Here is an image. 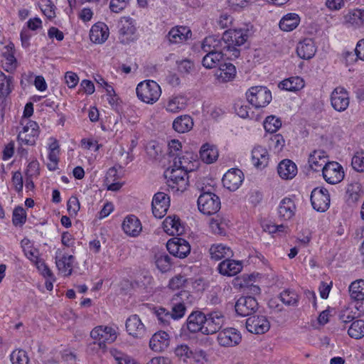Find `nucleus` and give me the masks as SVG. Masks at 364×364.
I'll list each match as a JSON object with an SVG mask.
<instances>
[{
    "label": "nucleus",
    "mask_w": 364,
    "mask_h": 364,
    "mask_svg": "<svg viewBox=\"0 0 364 364\" xmlns=\"http://www.w3.org/2000/svg\"><path fill=\"white\" fill-rule=\"evenodd\" d=\"M225 43L223 50L231 53L228 58L230 59L237 58L240 56V50L236 48L243 45L247 39V31L242 29H229L225 31L223 34Z\"/></svg>",
    "instance_id": "obj_1"
},
{
    "label": "nucleus",
    "mask_w": 364,
    "mask_h": 364,
    "mask_svg": "<svg viewBox=\"0 0 364 364\" xmlns=\"http://www.w3.org/2000/svg\"><path fill=\"white\" fill-rule=\"evenodd\" d=\"M137 97L146 104L153 105L158 101L161 90L154 80H145L138 84L136 88Z\"/></svg>",
    "instance_id": "obj_2"
},
{
    "label": "nucleus",
    "mask_w": 364,
    "mask_h": 364,
    "mask_svg": "<svg viewBox=\"0 0 364 364\" xmlns=\"http://www.w3.org/2000/svg\"><path fill=\"white\" fill-rule=\"evenodd\" d=\"M191 295L188 291H181L172 296L168 302V307L173 320H178L184 316L187 305L191 302Z\"/></svg>",
    "instance_id": "obj_3"
},
{
    "label": "nucleus",
    "mask_w": 364,
    "mask_h": 364,
    "mask_svg": "<svg viewBox=\"0 0 364 364\" xmlns=\"http://www.w3.org/2000/svg\"><path fill=\"white\" fill-rule=\"evenodd\" d=\"M165 176L168 178V185L176 191L183 192L188 186V171L178 167L172 166L168 168Z\"/></svg>",
    "instance_id": "obj_4"
},
{
    "label": "nucleus",
    "mask_w": 364,
    "mask_h": 364,
    "mask_svg": "<svg viewBox=\"0 0 364 364\" xmlns=\"http://www.w3.org/2000/svg\"><path fill=\"white\" fill-rule=\"evenodd\" d=\"M198 210L204 215H213L220 209V199L215 193L203 191L197 200Z\"/></svg>",
    "instance_id": "obj_5"
},
{
    "label": "nucleus",
    "mask_w": 364,
    "mask_h": 364,
    "mask_svg": "<svg viewBox=\"0 0 364 364\" xmlns=\"http://www.w3.org/2000/svg\"><path fill=\"white\" fill-rule=\"evenodd\" d=\"M246 97L253 107L259 108L267 106L271 102L272 94L266 87L255 86L248 90Z\"/></svg>",
    "instance_id": "obj_6"
},
{
    "label": "nucleus",
    "mask_w": 364,
    "mask_h": 364,
    "mask_svg": "<svg viewBox=\"0 0 364 364\" xmlns=\"http://www.w3.org/2000/svg\"><path fill=\"white\" fill-rule=\"evenodd\" d=\"M90 336L96 341L100 348H105L107 343H112L117 338L116 331L112 328L102 326L93 328Z\"/></svg>",
    "instance_id": "obj_7"
},
{
    "label": "nucleus",
    "mask_w": 364,
    "mask_h": 364,
    "mask_svg": "<svg viewBox=\"0 0 364 364\" xmlns=\"http://www.w3.org/2000/svg\"><path fill=\"white\" fill-rule=\"evenodd\" d=\"M119 39L123 44H129L136 40V28L132 18L122 17L118 23Z\"/></svg>",
    "instance_id": "obj_8"
},
{
    "label": "nucleus",
    "mask_w": 364,
    "mask_h": 364,
    "mask_svg": "<svg viewBox=\"0 0 364 364\" xmlns=\"http://www.w3.org/2000/svg\"><path fill=\"white\" fill-rule=\"evenodd\" d=\"M322 174L324 180L330 184L338 183L344 177L343 167L336 161L325 164L322 168Z\"/></svg>",
    "instance_id": "obj_9"
},
{
    "label": "nucleus",
    "mask_w": 364,
    "mask_h": 364,
    "mask_svg": "<svg viewBox=\"0 0 364 364\" xmlns=\"http://www.w3.org/2000/svg\"><path fill=\"white\" fill-rule=\"evenodd\" d=\"M311 203L314 210L325 212L330 205V196L327 189L315 188L311 193Z\"/></svg>",
    "instance_id": "obj_10"
},
{
    "label": "nucleus",
    "mask_w": 364,
    "mask_h": 364,
    "mask_svg": "<svg viewBox=\"0 0 364 364\" xmlns=\"http://www.w3.org/2000/svg\"><path fill=\"white\" fill-rule=\"evenodd\" d=\"M331 104L337 112H343L349 106L350 97L348 91L342 87H336L331 94Z\"/></svg>",
    "instance_id": "obj_11"
},
{
    "label": "nucleus",
    "mask_w": 364,
    "mask_h": 364,
    "mask_svg": "<svg viewBox=\"0 0 364 364\" xmlns=\"http://www.w3.org/2000/svg\"><path fill=\"white\" fill-rule=\"evenodd\" d=\"M166 247L169 253L178 258H185L191 252L189 243L183 238L176 237L167 242Z\"/></svg>",
    "instance_id": "obj_12"
},
{
    "label": "nucleus",
    "mask_w": 364,
    "mask_h": 364,
    "mask_svg": "<svg viewBox=\"0 0 364 364\" xmlns=\"http://www.w3.org/2000/svg\"><path fill=\"white\" fill-rule=\"evenodd\" d=\"M236 313L241 316H248L258 309V303L255 297L241 296L235 303Z\"/></svg>",
    "instance_id": "obj_13"
},
{
    "label": "nucleus",
    "mask_w": 364,
    "mask_h": 364,
    "mask_svg": "<svg viewBox=\"0 0 364 364\" xmlns=\"http://www.w3.org/2000/svg\"><path fill=\"white\" fill-rule=\"evenodd\" d=\"M170 205V198L167 194L159 192L153 198L152 213L156 218H162L167 213Z\"/></svg>",
    "instance_id": "obj_14"
},
{
    "label": "nucleus",
    "mask_w": 364,
    "mask_h": 364,
    "mask_svg": "<svg viewBox=\"0 0 364 364\" xmlns=\"http://www.w3.org/2000/svg\"><path fill=\"white\" fill-rule=\"evenodd\" d=\"M206 316L204 313L196 311H193L188 317L186 325L190 333H196L201 332L204 334L205 326H206Z\"/></svg>",
    "instance_id": "obj_15"
},
{
    "label": "nucleus",
    "mask_w": 364,
    "mask_h": 364,
    "mask_svg": "<svg viewBox=\"0 0 364 364\" xmlns=\"http://www.w3.org/2000/svg\"><path fill=\"white\" fill-rule=\"evenodd\" d=\"M205 316L206 326L203 330L204 335L213 334L219 331L225 321V317L223 313L219 311H215Z\"/></svg>",
    "instance_id": "obj_16"
},
{
    "label": "nucleus",
    "mask_w": 364,
    "mask_h": 364,
    "mask_svg": "<svg viewBox=\"0 0 364 364\" xmlns=\"http://www.w3.org/2000/svg\"><path fill=\"white\" fill-rule=\"evenodd\" d=\"M240 332L234 328H225L218 333V342L221 346L230 347L237 345L241 341Z\"/></svg>",
    "instance_id": "obj_17"
},
{
    "label": "nucleus",
    "mask_w": 364,
    "mask_h": 364,
    "mask_svg": "<svg viewBox=\"0 0 364 364\" xmlns=\"http://www.w3.org/2000/svg\"><path fill=\"white\" fill-rule=\"evenodd\" d=\"M248 331L255 334H263L270 328V323L264 316L249 317L246 321Z\"/></svg>",
    "instance_id": "obj_18"
},
{
    "label": "nucleus",
    "mask_w": 364,
    "mask_h": 364,
    "mask_svg": "<svg viewBox=\"0 0 364 364\" xmlns=\"http://www.w3.org/2000/svg\"><path fill=\"white\" fill-rule=\"evenodd\" d=\"M243 181V173L240 169L229 170L223 177V186L234 191L237 190Z\"/></svg>",
    "instance_id": "obj_19"
},
{
    "label": "nucleus",
    "mask_w": 364,
    "mask_h": 364,
    "mask_svg": "<svg viewBox=\"0 0 364 364\" xmlns=\"http://www.w3.org/2000/svg\"><path fill=\"white\" fill-rule=\"evenodd\" d=\"M126 328L129 334L134 338H142L146 334L145 326L136 314L132 315L127 319Z\"/></svg>",
    "instance_id": "obj_20"
},
{
    "label": "nucleus",
    "mask_w": 364,
    "mask_h": 364,
    "mask_svg": "<svg viewBox=\"0 0 364 364\" xmlns=\"http://www.w3.org/2000/svg\"><path fill=\"white\" fill-rule=\"evenodd\" d=\"M170 343L168 334L164 331L155 333L150 339L149 347L155 352H162L167 349Z\"/></svg>",
    "instance_id": "obj_21"
},
{
    "label": "nucleus",
    "mask_w": 364,
    "mask_h": 364,
    "mask_svg": "<svg viewBox=\"0 0 364 364\" xmlns=\"http://www.w3.org/2000/svg\"><path fill=\"white\" fill-rule=\"evenodd\" d=\"M29 126H25L23 132L18 135V140L26 145L33 146L36 143V140L38 136V132L36 129L37 124L35 122H30Z\"/></svg>",
    "instance_id": "obj_22"
},
{
    "label": "nucleus",
    "mask_w": 364,
    "mask_h": 364,
    "mask_svg": "<svg viewBox=\"0 0 364 364\" xmlns=\"http://www.w3.org/2000/svg\"><path fill=\"white\" fill-rule=\"evenodd\" d=\"M109 36V28L102 22H97L94 24L90 31V38L95 43H103Z\"/></svg>",
    "instance_id": "obj_23"
},
{
    "label": "nucleus",
    "mask_w": 364,
    "mask_h": 364,
    "mask_svg": "<svg viewBox=\"0 0 364 364\" xmlns=\"http://www.w3.org/2000/svg\"><path fill=\"white\" fill-rule=\"evenodd\" d=\"M296 205L290 198H284L279 203L278 216L282 220H290L296 212Z\"/></svg>",
    "instance_id": "obj_24"
},
{
    "label": "nucleus",
    "mask_w": 364,
    "mask_h": 364,
    "mask_svg": "<svg viewBox=\"0 0 364 364\" xmlns=\"http://www.w3.org/2000/svg\"><path fill=\"white\" fill-rule=\"evenodd\" d=\"M122 229L127 235L136 237L141 231L142 227L140 220L135 215H131L124 218Z\"/></svg>",
    "instance_id": "obj_25"
},
{
    "label": "nucleus",
    "mask_w": 364,
    "mask_h": 364,
    "mask_svg": "<svg viewBox=\"0 0 364 364\" xmlns=\"http://www.w3.org/2000/svg\"><path fill=\"white\" fill-rule=\"evenodd\" d=\"M242 268V263L239 261L226 258L218 265L219 272L225 276L232 277L239 273Z\"/></svg>",
    "instance_id": "obj_26"
},
{
    "label": "nucleus",
    "mask_w": 364,
    "mask_h": 364,
    "mask_svg": "<svg viewBox=\"0 0 364 364\" xmlns=\"http://www.w3.org/2000/svg\"><path fill=\"white\" fill-rule=\"evenodd\" d=\"M314 42L311 38H306L299 42L296 47V53L299 58L305 60L311 59L316 53Z\"/></svg>",
    "instance_id": "obj_27"
},
{
    "label": "nucleus",
    "mask_w": 364,
    "mask_h": 364,
    "mask_svg": "<svg viewBox=\"0 0 364 364\" xmlns=\"http://www.w3.org/2000/svg\"><path fill=\"white\" fill-rule=\"evenodd\" d=\"M225 43L223 41V38H218L215 36H210L206 37L202 43V49L204 52H220L223 51V53H228L226 50H223V47H224Z\"/></svg>",
    "instance_id": "obj_28"
},
{
    "label": "nucleus",
    "mask_w": 364,
    "mask_h": 364,
    "mask_svg": "<svg viewBox=\"0 0 364 364\" xmlns=\"http://www.w3.org/2000/svg\"><path fill=\"white\" fill-rule=\"evenodd\" d=\"M191 36V30L186 26H176L172 28L168 33V38L171 43H180L186 41Z\"/></svg>",
    "instance_id": "obj_29"
},
{
    "label": "nucleus",
    "mask_w": 364,
    "mask_h": 364,
    "mask_svg": "<svg viewBox=\"0 0 364 364\" xmlns=\"http://www.w3.org/2000/svg\"><path fill=\"white\" fill-rule=\"evenodd\" d=\"M279 176L285 180L292 179L297 173L296 165L289 159L282 161L277 167Z\"/></svg>",
    "instance_id": "obj_30"
},
{
    "label": "nucleus",
    "mask_w": 364,
    "mask_h": 364,
    "mask_svg": "<svg viewBox=\"0 0 364 364\" xmlns=\"http://www.w3.org/2000/svg\"><path fill=\"white\" fill-rule=\"evenodd\" d=\"M61 251L58 250L55 256V264L58 270L64 274L65 276L70 275L73 270V262L74 257L73 255H63L60 258Z\"/></svg>",
    "instance_id": "obj_31"
},
{
    "label": "nucleus",
    "mask_w": 364,
    "mask_h": 364,
    "mask_svg": "<svg viewBox=\"0 0 364 364\" xmlns=\"http://www.w3.org/2000/svg\"><path fill=\"white\" fill-rule=\"evenodd\" d=\"M252 161L259 168H264L269 161V155L266 149L261 146H256L252 151Z\"/></svg>",
    "instance_id": "obj_32"
},
{
    "label": "nucleus",
    "mask_w": 364,
    "mask_h": 364,
    "mask_svg": "<svg viewBox=\"0 0 364 364\" xmlns=\"http://www.w3.org/2000/svg\"><path fill=\"white\" fill-rule=\"evenodd\" d=\"M326 153L323 150H315L309 156V163L311 168L314 171H322V168L327 164Z\"/></svg>",
    "instance_id": "obj_33"
},
{
    "label": "nucleus",
    "mask_w": 364,
    "mask_h": 364,
    "mask_svg": "<svg viewBox=\"0 0 364 364\" xmlns=\"http://www.w3.org/2000/svg\"><path fill=\"white\" fill-rule=\"evenodd\" d=\"M236 76V68L230 63H225L220 65L217 77L220 82L232 81Z\"/></svg>",
    "instance_id": "obj_34"
},
{
    "label": "nucleus",
    "mask_w": 364,
    "mask_h": 364,
    "mask_svg": "<svg viewBox=\"0 0 364 364\" xmlns=\"http://www.w3.org/2000/svg\"><path fill=\"white\" fill-rule=\"evenodd\" d=\"M193 120L191 116L184 114L176 117L173 122V129L178 133H186L192 129Z\"/></svg>",
    "instance_id": "obj_35"
},
{
    "label": "nucleus",
    "mask_w": 364,
    "mask_h": 364,
    "mask_svg": "<svg viewBox=\"0 0 364 364\" xmlns=\"http://www.w3.org/2000/svg\"><path fill=\"white\" fill-rule=\"evenodd\" d=\"M200 157L203 162L212 164L218 158V149L215 146L206 143L200 148Z\"/></svg>",
    "instance_id": "obj_36"
},
{
    "label": "nucleus",
    "mask_w": 364,
    "mask_h": 364,
    "mask_svg": "<svg viewBox=\"0 0 364 364\" xmlns=\"http://www.w3.org/2000/svg\"><path fill=\"white\" fill-rule=\"evenodd\" d=\"M300 17L294 13H289L284 16L279 21V28L284 31H291L299 24Z\"/></svg>",
    "instance_id": "obj_37"
},
{
    "label": "nucleus",
    "mask_w": 364,
    "mask_h": 364,
    "mask_svg": "<svg viewBox=\"0 0 364 364\" xmlns=\"http://www.w3.org/2000/svg\"><path fill=\"white\" fill-rule=\"evenodd\" d=\"M14 78L0 70V98L5 100L14 89Z\"/></svg>",
    "instance_id": "obj_38"
},
{
    "label": "nucleus",
    "mask_w": 364,
    "mask_h": 364,
    "mask_svg": "<svg viewBox=\"0 0 364 364\" xmlns=\"http://www.w3.org/2000/svg\"><path fill=\"white\" fill-rule=\"evenodd\" d=\"M345 22L355 28L364 26V9H353L344 16Z\"/></svg>",
    "instance_id": "obj_39"
},
{
    "label": "nucleus",
    "mask_w": 364,
    "mask_h": 364,
    "mask_svg": "<svg viewBox=\"0 0 364 364\" xmlns=\"http://www.w3.org/2000/svg\"><path fill=\"white\" fill-rule=\"evenodd\" d=\"M206 53V55L203 58L202 64L205 68L208 69H211L218 66L223 56L228 55L227 53H223V51H210Z\"/></svg>",
    "instance_id": "obj_40"
},
{
    "label": "nucleus",
    "mask_w": 364,
    "mask_h": 364,
    "mask_svg": "<svg viewBox=\"0 0 364 364\" xmlns=\"http://www.w3.org/2000/svg\"><path fill=\"white\" fill-rule=\"evenodd\" d=\"M163 228L164 231L170 235H178L183 231L180 223V219L176 216L167 217L163 222Z\"/></svg>",
    "instance_id": "obj_41"
},
{
    "label": "nucleus",
    "mask_w": 364,
    "mask_h": 364,
    "mask_svg": "<svg viewBox=\"0 0 364 364\" xmlns=\"http://www.w3.org/2000/svg\"><path fill=\"white\" fill-rule=\"evenodd\" d=\"M211 258L216 261L223 258H230L232 256V252L230 247L223 245H213L210 248Z\"/></svg>",
    "instance_id": "obj_42"
},
{
    "label": "nucleus",
    "mask_w": 364,
    "mask_h": 364,
    "mask_svg": "<svg viewBox=\"0 0 364 364\" xmlns=\"http://www.w3.org/2000/svg\"><path fill=\"white\" fill-rule=\"evenodd\" d=\"M304 81L300 77H291L285 79L279 84V87L287 91H297L303 88Z\"/></svg>",
    "instance_id": "obj_43"
},
{
    "label": "nucleus",
    "mask_w": 364,
    "mask_h": 364,
    "mask_svg": "<svg viewBox=\"0 0 364 364\" xmlns=\"http://www.w3.org/2000/svg\"><path fill=\"white\" fill-rule=\"evenodd\" d=\"M350 298L355 301L364 300V279H358L353 282L349 287Z\"/></svg>",
    "instance_id": "obj_44"
},
{
    "label": "nucleus",
    "mask_w": 364,
    "mask_h": 364,
    "mask_svg": "<svg viewBox=\"0 0 364 364\" xmlns=\"http://www.w3.org/2000/svg\"><path fill=\"white\" fill-rule=\"evenodd\" d=\"M186 106V99L181 95L172 96L168 100L166 109L169 112H178Z\"/></svg>",
    "instance_id": "obj_45"
},
{
    "label": "nucleus",
    "mask_w": 364,
    "mask_h": 364,
    "mask_svg": "<svg viewBox=\"0 0 364 364\" xmlns=\"http://www.w3.org/2000/svg\"><path fill=\"white\" fill-rule=\"evenodd\" d=\"M348 333L351 338L355 339L364 336V321L357 320L353 321L348 328Z\"/></svg>",
    "instance_id": "obj_46"
},
{
    "label": "nucleus",
    "mask_w": 364,
    "mask_h": 364,
    "mask_svg": "<svg viewBox=\"0 0 364 364\" xmlns=\"http://www.w3.org/2000/svg\"><path fill=\"white\" fill-rule=\"evenodd\" d=\"M281 126L282 121L280 119L273 115L267 117L264 122V129L269 133L276 132Z\"/></svg>",
    "instance_id": "obj_47"
},
{
    "label": "nucleus",
    "mask_w": 364,
    "mask_h": 364,
    "mask_svg": "<svg viewBox=\"0 0 364 364\" xmlns=\"http://www.w3.org/2000/svg\"><path fill=\"white\" fill-rule=\"evenodd\" d=\"M154 313L159 324L162 325L163 326H167L170 325L171 320L172 319V315L169 310L163 307H159L155 310Z\"/></svg>",
    "instance_id": "obj_48"
},
{
    "label": "nucleus",
    "mask_w": 364,
    "mask_h": 364,
    "mask_svg": "<svg viewBox=\"0 0 364 364\" xmlns=\"http://www.w3.org/2000/svg\"><path fill=\"white\" fill-rule=\"evenodd\" d=\"M279 298L284 304L288 306H296L299 301L298 294L295 291L289 289L281 292Z\"/></svg>",
    "instance_id": "obj_49"
},
{
    "label": "nucleus",
    "mask_w": 364,
    "mask_h": 364,
    "mask_svg": "<svg viewBox=\"0 0 364 364\" xmlns=\"http://www.w3.org/2000/svg\"><path fill=\"white\" fill-rule=\"evenodd\" d=\"M10 360L12 364H28L29 358L27 353L23 350H15L11 355Z\"/></svg>",
    "instance_id": "obj_50"
},
{
    "label": "nucleus",
    "mask_w": 364,
    "mask_h": 364,
    "mask_svg": "<svg viewBox=\"0 0 364 364\" xmlns=\"http://www.w3.org/2000/svg\"><path fill=\"white\" fill-rule=\"evenodd\" d=\"M156 265L161 272H166L171 267V259L168 255H161L156 257Z\"/></svg>",
    "instance_id": "obj_51"
},
{
    "label": "nucleus",
    "mask_w": 364,
    "mask_h": 364,
    "mask_svg": "<svg viewBox=\"0 0 364 364\" xmlns=\"http://www.w3.org/2000/svg\"><path fill=\"white\" fill-rule=\"evenodd\" d=\"M26 214L25 210L21 206L15 208L13 211V224L15 226H21L26 223Z\"/></svg>",
    "instance_id": "obj_52"
},
{
    "label": "nucleus",
    "mask_w": 364,
    "mask_h": 364,
    "mask_svg": "<svg viewBox=\"0 0 364 364\" xmlns=\"http://www.w3.org/2000/svg\"><path fill=\"white\" fill-rule=\"evenodd\" d=\"M351 165L358 172L364 171V151H358L352 158Z\"/></svg>",
    "instance_id": "obj_53"
},
{
    "label": "nucleus",
    "mask_w": 364,
    "mask_h": 364,
    "mask_svg": "<svg viewBox=\"0 0 364 364\" xmlns=\"http://www.w3.org/2000/svg\"><path fill=\"white\" fill-rule=\"evenodd\" d=\"M285 144L283 136L280 134L272 135L269 138V146L273 148L276 151H279L282 149Z\"/></svg>",
    "instance_id": "obj_54"
},
{
    "label": "nucleus",
    "mask_w": 364,
    "mask_h": 364,
    "mask_svg": "<svg viewBox=\"0 0 364 364\" xmlns=\"http://www.w3.org/2000/svg\"><path fill=\"white\" fill-rule=\"evenodd\" d=\"M175 354L180 358H194V352L191 350L186 344H181L175 348Z\"/></svg>",
    "instance_id": "obj_55"
},
{
    "label": "nucleus",
    "mask_w": 364,
    "mask_h": 364,
    "mask_svg": "<svg viewBox=\"0 0 364 364\" xmlns=\"http://www.w3.org/2000/svg\"><path fill=\"white\" fill-rule=\"evenodd\" d=\"M6 48L7 49V51L3 53V56L5 58L6 60L4 69L6 71H9V69L14 67V65H15L16 60L14 57V53L11 52L12 48L11 47V49H9V46H6Z\"/></svg>",
    "instance_id": "obj_56"
},
{
    "label": "nucleus",
    "mask_w": 364,
    "mask_h": 364,
    "mask_svg": "<svg viewBox=\"0 0 364 364\" xmlns=\"http://www.w3.org/2000/svg\"><path fill=\"white\" fill-rule=\"evenodd\" d=\"M191 164V161L188 157H185V156L175 158L173 161L174 167H178L180 168L184 169L186 171H188V169L191 170V168L190 167Z\"/></svg>",
    "instance_id": "obj_57"
},
{
    "label": "nucleus",
    "mask_w": 364,
    "mask_h": 364,
    "mask_svg": "<svg viewBox=\"0 0 364 364\" xmlns=\"http://www.w3.org/2000/svg\"><path fill=\"white\" fill-rule=\"evenodd\" d=\"M68 211L70 215H75L80 210V202L77 197L72 196L68 201Z\"/></svg>",
    "instance_id": "obj_58"
},
{
    "label": "nucleus",
    "mask_w": 364,
    "mask_h": 364,
    "mask_svg": "<svg viewBox=\"0 0 364 364\" xmlns=\"http://www.w3.org/2000/svg\"><path fill=\"white\" fill-rule=\"evenodd\" d=\"M186 282V279L185 278V277L178 274L175 276L170 280L168 286L172 289H176L183 287Z\"/></svg>",
    "instance_id": "obj_59"
},
{
    "label": "nucleus",
    "mask_w": 364,
    "mask_h": 364,
    "mask_svg": "<svg viewBox=\"0 0 364 364\" xmlns=\"http://www.w3.org/2000/svg\"><path fill=\"white\" fill-rule=\"evenodd\" d=\"M169 154L171 156H178L179 152L181 151V143L177 139H172L168 144Z\"/></svg>",
    "instance_id": "obj_60"
},
{
    "label": "nucleus",
    "mask_w": 364,
    "mask_h": 364,
    "mask_svg": "<svg viewBox=\"0 0 364 364\" xmlns=\"http://www.w3.org/2000/svg\"><path fill=\"white\" fill-rule=\"evenodd\" d=\"M39 174V164L37 161H31L26 169V176L28 178L36 176Z\"/></svg>",
    "instance_id": "obj_61"
},
{
    "label": "nucleus",
    "mask_w": 364,
    "mask_h": 364,
    "mask_svg": "<svg viewBox=\"0 0 364 364\" xmlns=\"http://www.w3.org/2000/svg\"><path fill=\"white\" fill-rule=\"evenodd\" d=\"M65 79L66 84L70 88L75 87L79 81L77 74L73 72H67L65 75Z\"/></svg>",
    "instance_id": "obj_62"
},
{
    "label": "nucleus",
    "mask_w": 364,
    "mask_h": 364,
    "mask_svg": "<svg viewBox=\"0 0 364 364\" xmlns=\"http://www.w3.org/2000/svg\"><path fill=\"white\" fill-rule=\"evenodd\" d=\"M127 1L128 0H111L109 8L112 11L119 13L125 7Z\"/></svg>",
    "instance_id": "obj_63"
},
{
    "label": "nucleus",
    "mask_w": 364,
    "mask_h": 364,
    "mask_svg": "<svg viewBox=\"0 0 364 364\" xmlns=\"http://www.w3.org/2000/svg\"><path fill=\"white\" fill-rule=\"evenodd\" d=\"M354 314L353 311L347 308L341 311L339 314V318L343 323H347L351 322L355 318Z\"/></svg>",
    "instance_id": "obj_64"
}]
</instances>
